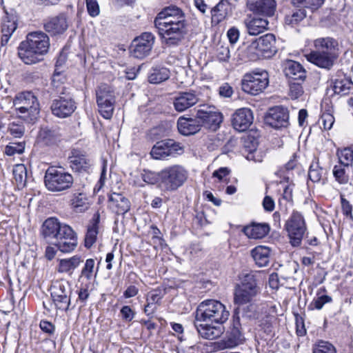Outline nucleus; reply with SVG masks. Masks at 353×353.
Returning a JSON list of instances; mask_svg holds the SVG:
<instances>
[{
	"mask_svg": "<svg viewBox=\"0 0 353 353\" xmlns=\"http://www.w3.org/2000/svg\"><path fill=\"white\" fill-rule=\"evenodd\" d=\"M321 121L324 129L330 130L334 123V118L329 113H324L321 116Z\"/></svg>",
	"mask_w": 353,
	"mask_h": 353,
	"instance_id": "69168bd1",
	"label": "nucleus"
},
{
	"mask_svg": "<svg viewBox=\"0 0 353 353\" xmlns=\"http://www.w3.org/2000/svg\"><path fill=\"white\" fill-rule=\"evenodd\" d=\"M323 168L319 165L318 161H313L309 168L308 177L314 183L319 182L323 174Z\"/></svg>",
	"mask_w": 353,
	"mask_h": 353,
	"instance_id": "49530a36",
	"label": "nucleus"
},
{
	"mask_svg": "<svg viewBox=\"0 0 353 353\" xmlns=\"http://www.w3.org/2000/svg\"><path fill=\"white\" fill-rule=\"evenodd\" d=\"M259 292L255 276L252 273H247L242 277L241 283L238 285L234 293V305H242L250 303Z\"/></svg>",
	"mask_w": 353,
	"mask_h": 353,
	"instance_id": "1a4fd4ad",
	"label": "nucleus"
},
{
	"mask_svg": "<svg viewBox=\"0 0 353 353\" xmlns=\"http://www.w3.org/2000/svg\"><path fill=\"white\" fill-rule=\"evenodd\" d=\"M268 83V73L266 71L246 74L241 81V88L245 92L257 95L265 89Z\"/></svg>",
	"mask_w": 353,
	"mask_h": 353,
	"instance_id": "4468645a",
	"label": "nucleus"
},
{
	"mask_svg": "<svg viewBox=\"0 0 353 353\" xmlns=\"http://www.w3.org/2000/svg\"><path fill=\"white\" fill-rule=\"evenodd\" d=\"M312 353H336V350L330 342L320 341L313 347Z\"/></svg>",
	"mask_w": 353,
	"mask_h": 353,
	"instance_id": "8fccbe9b",
	"label": "nucleus"
},
{
	"mask_svg": "<svg viewBox=\"0 0 353 353\" xmlns=\"http://www.w3.org/2000/svg\"><path fill=\"white\" fill-rule=\"evenodd\" d=\"M332 84L334 94L339 95H346L349 94L353 87L352 80L345 76L332 80Z\"/></svg>",
	"mask_w": 353,
	"mask_h": 353,
	"instance_id": "4c0bfd02",
	"label": "nucleus"
},
{
	"mask_svg": "<svg viewBox=\"0 0 353 353\" xmlns=\"http://www.w3.org/2000/svg\"><path fill=\"white\" fill-rule=\"evenodd\" d=\"M325 0H292L293 5L296 6H303L312 10H316L319 8L324 3Z\"/></svg>",
	"mask_w": 353,
	"mask_h": 353,
	"instance_id": "09e8293b",
	"label": "nucleus"
},
{
	"mask_svg": "<svg viewBox=\"0 0 353 353\" xmlns=\"http://www.w3.org/2000/svg\"><path fill=\"white\" fill-rule=\"evenodd\" d=\"M236 317H238L239 322L242 318L243 324L247 323L248 320L256 319L257 317L256 305L251 302L237 305L234 311L233 319H236Z\"/></svg>",
	"mask_w": 353,
	"mask_h": 353,
	"instance_id": "c756f323",
	"label": "nucleus"
},
{
	"mask_svg": "<svg viewBox=\"0 0 353 353\" xmlns=\"http://www.w3.org/2000/svg\"><path fill=\"white\" fill-rule=\"evenodd\" d=\"M253 114L250 109L243 108L238 109L232 115V124L239 132L247 130L253 122Z\"/></svg>",
	"mask_w": 353,
	"mask_h": 353,
	"instance_id": "4be33fe9",
	"label": "nucleus"
},
{
	"mask_svg": "<svg viewBox=\"0 0 353 353\" xmlns=\"http://www.w3.org/2000/svg\"><path fill=\"white\" fill-rule=\"evenodd\" d=\"M181 21L187 23L183 10L176 6H169L159 12L154 20V26L171 24Z\"/></svg>",
	"mask_w": 353,
	"mask_h": 353,
	"instance_id": "f3484780",
	"label": "nucleus"
},
{
	"mask_svg": "<svg viewBox=\"0 0 353 353\" xmlns=\"http://www.w3.org/2000/svg\"><path fill=\"white\" fill-rule=\"evenodd\" d=\"M61 134L57 128L42 127L38 134L39 141L46 145L57 143L60 139Z\"/></svg>",
	"mask_w": 353,
	"mask_h": 353,
	"instance_id": "72a5a7b5",
	"label": "nucleus"
},
{
	"mask_svg": "<svg viewBox=\"0 0 353 353\" xmlns=\"http://www.w3.org/2000/svg\"><path fill=\"white\" fill-rule=\"evenodd\" d=\"M99 221V214L98 213L94 214L92 219L90 225L88 227L85 236V246L88 248H91L96 242Z\"/></svg>",
	"mask_w": 353,
	"mask_h": 353,
	"instance_id": "e433bc0d",
	"label": "nucleus"
},
{
	"mask_svg": "<svg viewBox=\"0 0 353 353\" xmlns=\"http://www.w3.org/2000/svg\"><path fill=\"white\" fill-rule=\"evenodd\" d=\"M71 290L68 284L58 283L53 285L51 296L57 310L67 311L70 305Z\"/></svg>",
	"mask_w": 353,
	"mask_h": 353,
	"instance_id": "a211bd4d",
	"label": "nucleus"
},
{
	"mask_svg": "<svg viewBox=\"0 0 353 353\" xmlns=\"http://www.w3.org/2000/svg\"><path fill=\"white\" fill-rule=\"evenodd\" d=\"M50 46V38L43 32H30L18 47L19 57L25 64H35L43 61Z\"/></svg>",
	"mask_w": 353,
	"mask_h": 353,
	"instance_id": "f03ea898",
	"label": "nucleus"
},
{
	"mask_svg": "<svg viewBox=\"0 0 353 353\" xmlns=\"http://www.w3.org/2000/svg\"><path fill=\"white\" fill-rule=\"evenodd\" d=\"M86 7L88 14L92 17H95L99 14L100 9L97 0H86Z\"/></svg>",
	"mask_w": 353,
	"mask_h": 353,
	"instance_id": "13d9d810",
	"label": "nucleus"
},
{
	"mask_svg": "<svg viewBox=\"0 0 353 353\" xmlns=\"http://www.w3.org/2000/svg\"><path fill=\"white\" fill-rule=\"evenodd\" d=\"M70 205L72 210L77 212H84L89 208L88 199L83 192H75L70 199Z\"/></svg>",
	"mask_w": 353,
	"mask_h": 353,
	"instance_id": "58836bf2",
	"label": "nucleus"
},
{
	"mask_svg": "<svg viewBox=\"0 0 353 353\" xmlns=\"http://www.w3.org/2000/svg\"><path fill=\"white\" fill-rule=\"evenodd\" d=\"M241 323L238 317L233 319V325L230 331L228 333L226 346L229 347L236 346L243 343L245 338L241 332Z\"/></svg>",
	"mask_w": 353,
	"mask_h": 353,
	"instance_id": "7c9ffc66",
	"label": "nucleus"
},
{
	"mask_svg": "<svg viewBox=\"0 0 353 353\" xmlns=\"http://www.w3.org/2000/svg\"><path fill=\"white\" fill-rule=\"evenodd\" d=\"M96 99L101 115L105 119H110L116 102L114 90L107 84H101L96 89Z\"/></svg>",
	"mask_w": 353,
	"mask_h": 353,
	"instance_id": "9b49d317",
	"label": "nucleus"
},
{
	"mask_svg": "<svg viewBox=\"0 0 353 353\" xmlns=\"http://www.w3.org/2000/svg\"><path fill=\"white\" fill-rule=\"evenodd\" d=\"M196 115L201 126L213 132L220 128L223 119V114L216 107L208 105H200Z\"/></svg>",
	"mask_w": 353,
	"mask_h": 353,
	"instance_id": "ddd939ff",
	"label": "nucleus"
},
{
	"mask_svg": "<svg viewBox=\"0 0 353 353\" xmlns=\"http://www.w3.org/2000/svg\"><path fill=\"white\" fill-rule=\"evenodd\" d=\"M332 301V298L328 295H320V293H317V297L314 299L310 304V307H313L316 310H321L323 308L325 303H328Z\"/></svg>",
	"mask_w": 353,
	"mask_h": 353,
	"instance_id": "6e6d98bb",
	"label": "nucleus"
},
{
	"mask_svg": "<svg viewBox=\"0 0 353 353\" xmlns=\"http://www.w3.org/2000/svg\"><path fill=\"white\" fill-rule=\"evenodd\" d=\"M271 250L266 246H257L252 250L251 255L259 267H265L269 264Z\"/></svg>",
	"mask_w": 353,
	"mask_h": 353,
	"instance_id": "f704fd0d",
	"label": "nucleus"
},
{
	"mask_svg": "<svg viewBox=\"0 0 353 353\" xmlns=\"http://www.w3.org/2000/svg\"><path fill=\"white\" fill-rule=\"evenodd\" d=\"M244 234L250 239H259L265 237L270 232L268 223H252L243 229Z\"/></svg>",
	"mask_w": 353,
	"mask_h": 353,
	"instance_id": "473e14b6",
	"label": "nucleus"
},
{
	"mask_svg": "<svg viewBox=\"0 0 353 353\" xmlns=\"http://www.w3.org/2000/svg\"><path fill=\"white\" fill-rule=\"evenodd\" d=\"M68 160L72 170L77 172H89L92 164L86 154L78 150H73Z\"/></svg>",
	"mask_w": 353,
	"mask_h": 353,
	"instance_id": "5701e85b",
	"label": "nucleus"
},
{
	"mask_svg": "<svg viewBox=\"0 0 353 353\" xmlns=\"http://www.w3.org/2000/svg\"><path fill=\"white\" fill-rule=\"evenodd\" d=\"M170 77V70L163 66H156L152 68L148 77L149 82L154 84L161 83Z\"/></svg>",
	"mask_w": 353,
	"mask_h": 353,
	"instance_id": "a19ab883",
	"label": "nucleus"
},
{
	"mask_svg": "<svg viewBox=\"0 0 353 353\" xmlns=\"http://www.w3.org/2000/svg\"><path fill=\"white\" fill-rule=\"evenodd\" d=\"M82 262L81 257L75 255L68 259L61 260L59 265V272H69L77 268Z\"/></svg>",
	"mask_w": 353,
	"mask_h": 353,
	"instance_id": "79ce46f5",
	"label": "nucleus"
},
{
	"mask_svg": "<svg viewBox=\"0 0 353 353\" xmlns=\"http://www.w3.org/2000/svg\"><path fill=\"white\" fill-rule=\"evenodd\" d=\"M59 74H54L52 80V86L59 98L54 99L51 105V110L52 114L59 118H66L70 116L76 109L74 101L68 94V89L59 83Z\"/></svg>",
	"mask_w": 353,
	"mask_h": 353,
	"instance_id": "39448f33",
	"label": "nucleus"
},
{
	"mask_svg": "<svg viewBox=\"0 0 353 353\" xmlns=\"http://www.w3.org/2000/svg\"><path fill=\"white\" fill-rule=\"evenodd\" d=\"M339 162L344 166H348L353 161V150L350 148H344L338 153Z\"/></svg>",
	"mask_w": 353,
	"mask_h": 353,
	"instance_id": "3c124183",
	"label": "nucleus"
},
{
	"mask_svg": "<svg viewBox=\"0 0 353 353\" xmlns=\"http://www.w3.org/2000/svg\"><path fill=\"white\" fill-rule=\"evenodd\" d=\"M285 228L291 245L293 247L299 246L307 230L303 215L297 211H294L286 221Z\"/></svg>",
	"mask_w": 353,
	"mask_h": 353,
	"instance_id": "f8f14e48",
	"label": "nucleus"
},
{
	"mask_svg": "<svg viewBox=\"0 0 353 353\" xmlns=\"http://www.w3.org/2000/svg\"><path fill=\"white\" fill-rule=\"evenodd\" d=\"M230 57V52L228 46H221L217 49V58L219 61L228 62Z\"/></svg>",
	"mask_w": 353,
	"mask_h": 353,
	"instance_id": "bf43d9fd",
	"label": "nucleus"
},
{
	"mask_svg": "<svg viewBox=\"0 0 353 353\" xmlns=\"http://www.w3.org/2000/svg\"><path fill=\"white\" fill-rule=\"evenodd\" d=\"M95 261L92 259H88L86 260L84 267L83 268L81 272V277L85 278L88 281H90L93 275Z\"/></svg>",
	"mask_w": 353,
	"mask_h": 353,
	"instance_id": "5fc2aeb1",
	"label": "nucleus"
},
{
	"mask_svg": "<svg viewBox=\"0 0 353 353\" xmlns=\"http://www.w3.org/2000/svg\"><path fill=\"white\" fill-rule=\"evenodd\" d=\"M143 181L148 184L154 185L159 183V186L161 188V171L156 172L149 170H143L141 173Z\"/></svg>",
	"mask_w": 353,
	"mask_h": 353,
	"instance_id": "a18cd8bd",
	"label": "nucleus"
},
{
	"mask_svg": "<svg viewBox=\"0 0 353 353\" xmlns=\"http://www.w3.org/2000/svg\"><path fill=\"white\" fill-rule=\"evenodd\" d=\"M13 104L19 117L28 122L36 120L40 112L38 99L31 92L18 94L14 99Z\"/></svg>",
	"mask_w": 353,
	"mask_h": 353,
	"instance_id": "423d86ee",
	"label": "nucleus"
},
{
	"mask_svg": "<svg viewBox=\"0 0 353 353\" xmlns=\"http://www.w3.org/2000/svg\"><path fill=\"white\" fill-rule=\"evenodd\" d=\"M161 189L174 192L183 186L188 177V170L181 165H173L161 170Z\"/></svg>",
	"mask_w": 353,
	"mask_h": 353,
	"instance_id": "0eeeda50",
	"label": "nucleus"
},
{
	"mask_svg": "<svg viewBox=\"0 0 353 353\" xmlns=\"http://www.w3.org/2000/svg\"><path fill=\"white\" fill-rule=\"evenodd\" d=\"M182 150L183 148L179 143L173 139H165L156 143L150 151V154L153 159H163L179 154Z\"/></svg>",
	"mask_w": 353,
	"mask_h": 353,
	"instance_id": "dca6fc26",
	"label": "nucleus"
},
{
	"mask_svg": "<svg viewBox=\"0 0 353 353\" xmlns=\"http://www.w3.org/2000/svg\"><path fill=\"white\" fill-rule=\"evenodd\" d=\"M154 26L163 43L168 46H178L188 32L187 23H183L181 21L171 23V24Z\"/></svg>",
	"mask_w": 353,
	"mask_h": 353,
	"instance_id": "9d476101",
	"label": "nucleus"
},
{
	"mask_svg": "<svg viewBox=\"0 0 353 353\" xmlns=\"http://www.w3.org/2000/svg\"><path fill=\"white\" fill-rule=\"evenodd\" d=\"M219 93L221 97H230L233 94V89L229 83H224L219 87Z\"/></svg>",
	"mask_w": 353,
	"mask_h": 353,
	"instance_id": "774afa93",
	"label": "nucleus"
},
{
	"mask_svg": "<svg viewBox=\"0 0 353 353\" xmlns=\"http://www.w3.org/2000/svg\"><path fill=\"white\" fill-rule=\"evenodd\" d=\"M12 173L17 185L24 187L26 184L27 180V170L24 165H16L13 168Z\"/></svg>",
	"mask_w": 353,
	"mask_h": 353,
	"instance_id": "c03bdc74",
	"label": "nucleus"
},
{
	"mask_svg": "<svg viewBox=\"0 0 353 353\" xmlns=\"http://www.w3.org/2000/svg\"><path fill=\"white\" fill-rule=\"evenodd\" d=\"M41 234L46 242L56 246L61 252H71L78 244L77 234L72 228L55 217L44 221Z\"/></svg>",
	"mask_w": 353,
	"mask_h": 353,
	"instance_id": "f257e3e1",
	"label": "nucleus"
},
{
	"mask_svg": "<svg viewBox=\"0 0 353 353\" xmlns=\"http://www.w3.org/2000/svg\"><path fill=\"white\" fill-rule=\"evenodd\" d=\"M193 222L201 227L205 225L208 223L204 212L197 210L195 211V213L194 214Z\"/></svg>",
	"mask_w": 353,
	"mask_h": 353,
	"instance_id": "680f3d73",
	"label": "nucleus"
},
{
	"mask_svg": "<svg viewBox=\"0 0 353 353\" xmlns=\"http://www.w3.org/2000/svg\"><path fill=\"white\" fill-rule=\"evenodd\" d=\"M289 86V93L292 99L299 98L304 92L301 83L297 81H290Z\"/></svg>",
	"mask_w": 353,
	"mask_h": 353,
	"instance_id": "864d4df0",
	"label": "nucleus"
},
{
	"mask_svg": "<svg viewBox=\"0 0 353 353\" xmlns=\"http://www.w3.org/2000/svg\"><path fill=\"white\" fill-rule=\"evenodd\" d=\"M306 15V11L304 8L296 10L285 17V23L294 27L303 21Z\"/></svg>",
	"mask_w": 353,
	"mask_h": 353,
	"instance_id": "37998d69",
	"label": "nucleus"
},
{
	"mask_svg": "<svg viewBox=\"0 0 353 353\" xmlns=\"http://www.w3.org/2000/svg\"><path fill=\"white\" fill-rule=\"evenodd\" d=\"M110 207L117 214H124L130 208L129 200L123 194L119 193H112L109 196Z\"/></svg>",
	"mask_w": 353,
	"mask_h": 353,
	"instance_id": "2f4dec72",
	"label": "nucleus"
},
{
	"mask_svg": "<svg viewBox=\"0 0 353 353\" xmlns=\"http://www.w3.org/2000/svg\"><path fill=\"white\" fill-rule=\"evenodd\" d=\"M230 316L225 306L219 301L207 299L202 301L195 312V318L198 321H206L211 323L223 324Z\"/></svg>",
	"mask_w": 353,
	"mask_h": 353,
	"instance_id": "20e7f679",
	"label": "nucleus"
},
{
	"mask_svg": "<svg viewBox=\"0 0 353 353\" xmlns=\"http://www.w3.org/2000/svg\"><path fill=\"white\" fill-rule=\"evenodd\" d=\"M333 174L336 181L340 183H346L348 178L345 175V169L341 165H335L333 169Z\"/></svg>",
	"mask_w": 353,
	"mask_h": 353,
	"instance_id": "4d7b16f0",
	"label": "nucleus"
},
{
	"mask_svg": "<svg viewBox=\"0 0 353 353\" xmlns=\"http://www.w3.org/2000/svg\"><path fill=\"white\" fill-rule=\"evenodd\" d=\"M39 327L43 332L50 335L53 334L55 332V326L48 321H41Z\"/></svg>",
	"mask_w": 353,
	"mask_h": 353,
	"instance_id": "338daca9",
	"label": "nucleus"
},
{
	"mask_svg": "<svg viewBox=\"0 0 353 353\" xmlns=\"http://www.w3.org/2000/svg\"><path fill=\"white\" fill-rule=\"evenodd\" d=\"M250 35H258L268 29V21L263 18H253L245 23Z\"/></svg>",
	"mask_w": 353,
	"mask_h": 353,
	"instance_id": "ea45409f",
	"label": "nucleus"
},
{
	"mask_svg": "<svg viewBox=\"0 0 353 353\" xmlns=\"http://www.w3.org/2000/svg\"><path fill=\"white\" fill-rule=\"evenodd\" d=\"M194 323L199 334L203 339L213 340L223 333L221 326L213 325L210 322L198 321L195 318Z\"/></svg>",
	"mask_w": 353,
	"mask_h": 353,
	"instance_id": "393cba45",
	"label": "nucleus"
},
{
	"mask_svg": "<svg viewBox=\"0 0 353 353\" xmlns=\"http://www.w3.org/2000/svg\"><path fill=\"white\" fill-rule=\"evenodd\" d=\"M16 29L17 24L14 22L7 21L2 24L1 32L11 37Z\"/></svg>",
	"mask_w": 353,
	"mask_h": 353,
	"instance_id": "0e129e2a",
	"label": "nucleus"
},
{
	"mask_svg": "<svg viewBox=\"0 0 353 353\" xmlns=\"http://www.w3.org/2000/svg\"><path fill=\"white\" fill-rule=\"evenodd\" d=\"M284 73L290 81H303L306 77V71L303 66L299 62L292 60L285 63Z\"/></svg>",
	"mask_w": 353,
	"mask_h": 353,
	"instance_id": "c85d7f7f",
	"label": "nucleus"
},
{
	"mask_svg": "<svg viewBox=\"0 0 353 353\" xmlns=\"http://www.w3.org/2000/svg\"><path fill=\"white\" fill-rule=\"evenodd\" d=\"M314 47L315 51L339 55L338 41L330 37L316 39L314 41Z\"/></svg>",
	"mask_w": 353,
	"mask_h": 353,
	"instance_id": "cd10ccee",
	"label": "nucleus"
},
{
	"mask_svg": "<svg viewBox=\"0 0 353 353\" xmlns=\"http://www.w3.org/2000/svg\"><path fill=\"white\" fill-rule=\"evenodd\" d=\"M44 183L46 188L51 192H61L70 189L74 183L72 174L54 167H50L46 171Z\"/></svg>",
	"mask_w": 353,
	"mask_h": 353,
	"instance_id": "6e6552de",
	"label": "nucleus"
},
{
	"mask_svg": "<svg viewBox=\"0 0 353 353\" xmlns=\"http://www.w3.org/2000/svg\"><path fill=\"white\" fill-rule=\"evenodd\" d=\"M154 36L150 32H143L132 41L130 48L131 55L142 59L148 57L153 48Z\"/></svg>",
	"mask_w": 353,
	"mask_h": 353,
	"instance_id": "2eb2a0df",
	"label": "nucleus"
},
{
	"mask_svg": "<svg viewBox=\"0 0 353 353\" xmlns=\"http://www.w3.org/2000/svg\"><path fill=\"white\" fill-rule=\"evenodd\" d=\"M120 313L122 319L127 322L131 321L135 316V312L128 305L123 306L120 310Z\"/></svg>",
	"mask_w": 353,
	"mask_h": 353,
	"instance_id": "052dcab7",
	"label": "nucleus"
},
{
	"mask_svg": "<svg viewBox=\"0 0 353 353\" xmlns=\"http://www.w3.org/2000/svg\"><path fill=\"white\" fill-rule=\"evenodd\" d=\"M339 55L332 53H324L315 50L306 55L307 60L319 68L330 70L336 62Z\"/></svg>",
	"mask_w": 353,
	"mask_h": 353,
	"instance_id": "aec40b11",
	"label": "nucleus"
},
{
	"mask_svg": "<svg viewBox=\"0 0 353 353\" xmlns=\"http://www.w3.org/2000/svg\"><path fill=\"white\" fill-rule=\"evenodd\" d=\"M24 149V142L10 143L6 147L5 153L8 156H13L15 154H22Z\"/></svg>",
	"mask_w": 353,
	"mask_h": 353,
	"instance_id": "603ef678",
	"label": "nucleus"
},
{
	"mask_svg": "<svg viewBox=\"0 0 353 353\" xmlns=\"http://www.w3.org/2000/svg\"><path fill=\"white\" fill-rule=\"evenodd\" d=\"M288 119V110L283 106L270 108L264 118L265 124L276 129L287 127Z\"/></svg>",
	"mask_w": 353,
	"mask_h": 353,
	"instance_id": "6ab92c4d",
	"label": "nucleus"
},
{
	"mask_svg": "<svg viewBox=\"0 0 353 353\" xmlns=\"http://www.w3.org/2000/svg\"><path fill=\"white\" fill-rule=\"evenodd\" d=\"M68 27L67 17L64 14H60L46 20L43 28L50 35L63 34Z\"/></svg>",
	"mask_w": 353,
	"mask_h": 353,
	"instance_id": "b1692460",
	"label": "nucleus"
},
{
	"mask_svg": "<svg viewBox=\"0 0 353 353\" xmlns=\"http://www.w3.org/2000/svg\"><path fill=\"white\" fill-rule=\"evenodd\" d=\"M276 37L273 34H265L254 40L245 48L237 50V61H254L260 58H270L276 54Z\"/></svg>",
	"mask_w": 353,
	"mask_h": 353,
	"instance_id": "7ed1b4c3",
	"label": "nucleus"
},
{
	"mask_svg": "<svg viewBox=\"0 0 353 353\" xmlns=\"http://www.w3.org/2000/svg\"><path fill=\"white\" fill-rule=\"evenodd\" d=\"M177 128L180 134L189 136L199 132L201 126L196 114L194 118L179 117L177 121Z\"/></svg>",
	"mask_w": 353,
	"mask_h": 353,
	"instance_id": "a878e982",
	"label": "nucleus"
},
{
	"mask_svg": "<svg viewBox=\"0 0 353 353\" xmlns=\"http://www.w3.org/2000/svg\"><path fill=\"white\" fill-rule=\"evenodd\" d=\"M230 12V3L221 0L211 10L212 22L218 24L223 21Z\"/></svg>",
	"mask_w": 353,
	"mask_h": 353,
	"instance_id": "c9c22d12",
	"label": "nucleus"
},
{
	"mask_svg": "<svg viewBox=\"0 0 353 353\" xmlns=\"http://www.w3.org/2000/svg\"><path fill=\"white\" fill-rule=\"evenodd\" d=\"M10 134L15 137H21L23 135L25 128L23 125L15 124L12 123L9 128Z\"/></svg>",
	"mask_w": 353,
	"mask_h": 353,
	"instance_id": "e2e57ef3",
	"label": "nucleus"
},
{
	"mask_svg": "<svg viewBox=\"0 0 353 353\" xmlns=\"http://www.w3.org/2000/svg\"><path fill=\"white\" fill-rule=\"evenodd\" d=\"M199 100V96L194 90L179 92L174 98L173 105L176 111L181 112L194 106Z\"/></svg>",
	"mask_w": 353,
	"mask_h": 353,
	"instance_id": "412c9836",
	"label": "nucleus"
},
{
	"mask_svg": "<svg viewBox=\"0 0 353 353\" xmlns=\"http://www.w3.org/2000/svg\"><path fill=\"white\" fill-rule=\"evenodd\" d=\"M250 11L266 17L274 14L276 8L275 0H254L248 4Z\"/></svg>",
	"mask_w": 353,
	"mask_h": 353,
	"instance_id": "bb28decb",
	"label": "nucleus"
},
{
	"mask_svg": "<svg viewBox=\"0 0 353 353\" xmlns=\"http://www.w3.org/2000/svg\"><path fill=\"white\" fill-rule=\"evenodd\" d=\"M165 294V289L157 288L148 292L146 301L153 305H160L161 300L163 298Z\"/></svg>",
	"mask_w": 353,
	"mask_h": 353,
	"instance_id": "de8ad7c7",
	"label": "nucleus"
}]
</instances>
